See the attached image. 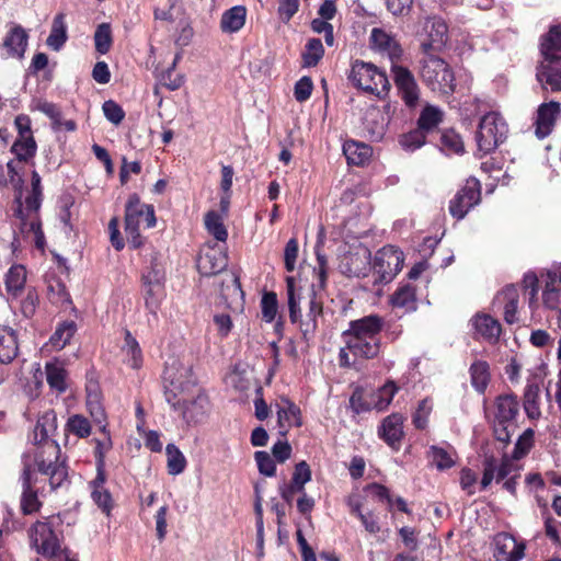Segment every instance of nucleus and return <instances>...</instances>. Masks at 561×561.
I'll use <instances>...</instances> for the list:
<instances>
[{
	"label": "nucleus",
	"mask_w": 561,
	"mask_h": 561,
	"mask_svg": "<svg viewBox=\"0 0 561 561\" xmlns=\"http://www.w3.org/2000/svg\"><path fill=\"white\" fill-rule=\"evenodd\" d=\"M57 430V416L53 410L39 416L34 428L33 439L36 445L30 460L35 462L38 472L49 481L50 490H56L67 482V468L59 461V445L50 438Z\"/></svg>",
	"instance_id": "nucleus-1"
},
{
	"label": "nucleus",
	"mask_w": 561,
	"mask_h": 561,
	"mask_svg": "<svg viewBox=\"0 0 561 561\" xmlns=\"http://www.w3.org/2000/svg\"><path fill=\"white\" fill-rule=\"evenodd\" d=\"M382 325V318L376 314L351 321L342 335L345 346L339 353L340 366L353 367L360 359L376 357L380 351L378 333Z\"/></svg>",
	"instance_id": "nucleus-2"
},
{
	"label": "nucleus",
	"mask_w": 561,
	"mask_h": 561,
	"mask_svg": "<svg viewBox=\"0 0 561 561\" xmlns=\"http://www.w3.org/2000/svg\"><path fill=\"white\" fill-rule=\"evenodd\" d=\"M318 265L313 268L316 282L312 283V297L309 300V310L306 319H302L299 307L300 295L297 291L296 279L293 276L286 278L289 318L293 323H299L304 334L312 333L317 329V319L322 313V301L317 297V290H322L327 283V260L317 252Z\"/></svg>",
	"instance_id": "nucleus-3"
},
{
	"label": "nucleus",
	"mask_w": 561,
	"mask_h": 561,
	"mask_svg": "<svg viewBox=\"0 0 561 561\" xmlns=\"http://www.w3.org/2000/svg\"><path fill=\"white\" fill-rule=\"evenodd\" d=\"M7 168L9 171L10 181L18 191L15 196L16 209L13 229V244L20 247L22 242L34 243L36 248L43 250L45 247V237L42 231V226L37 214L38 209L26 208L25 203L22 202V179L19 176L18 171L15 170L14 162H8Z\"/></svg>",
	"instance_id": "nucleus-4"
},
{
	"label": "nucleus",
	"mask_w": 561,
	"mask_h": 561,
	"mask_svg": "<svg viewBox=\"0 0 561 561\" xmlns=\"http://www.w3.org/2000/svg\"><path fill=\"white\" fill-rule=\"evenodd\" d=\"M163 381L165 399L172 409H178V397L191 393L196 386L192 365L180 359L167 364Z\"/></svg>",
	"instance_id": "nucleus-5"
},
{
	"label": "nucleus",
	"mask_w": 561,
	"mask_h": 561,
	"mask_svg": "<svg viewBox=\"0 0 561 561\" xmlns=\"http://www.w3.org/2000/svg\"><path fill=\"white\" fill-rule=\"evenodd\" d=\"M421 77L432 91L448 94L455 89V76L451 68L444 59L434 54L424 55L421 61Z\"/></svg>",
	"instance_id": "nucleus-6"
},
{
	"label": "nucleus",
	"mask_w": 561,
	"mask_h": 561,
	"mask_svg": "<svg viewBox=\"0 0 561 561\" xmlns=\"http://www.w3.org/2000/svg\"><path fill=\"white\" fill-rule=\"evenodd\" d=\"M145 222L147 228L156 226L153 206L142 204L137 195L129 197L125 210V232L128 242L133 248H139L142 239L139 233L140 224Z\"/></svg>",
	"instance_id": "nucleus-7"
},
{
	"label": "nucleus",
	"mask_w": 561,
	"mask_h": 561,
	"mask_svg": "<svg viewBox=\"0 0 561 561\" xmlns=\"http://www.w3.org/2000/svg\"><path fill=\"white\" fill-rule=\"evenodd\" d=\"M507 133V124L500 113H486L482 116L476 135L478 151L482 156L494 151L506 139Z\"/></svg>",
	"instance_id": "nucleus-8"
},
{
	"label": "nucleus",
	"mask_w": 561,
	"mask_h": 561,
	"mask_svg": "<svg viewBox=\"0 0 561 561\" xmlns=\"http://www.w3.org/2000/svg\"><path fill=\"white\" fill-rule=\"evenodd\" d=\"M348 79L357 89L378 96L387 94L390 90L386 73L369 62L356 60L352 65Z\"/></svg>",
	"instance_id": "nucleus-9"
},
{
	"label": "nucleus",
	"mask_w": 561,
	"mask_h": 561,
	"mask_svg": "<svg viewBox=\"0 0 561 561\" xmlns=\"http://www.w3.org/2000/svg\"><path fill=\"white\" fill-rule=\"evenodd\" d=\"M58 525V518L50 517L36 522L28 530L32 546L44 557L54 558L64 551L55 529Z\"/></svg>",
	"instance_id": "nucleus-10"
},
{
	"label": "nucleus",
	"mask_w": 561,
	"mask_h": 561,
	"mask_svg": "<svg viewBox=\"0 0 561 561\" xmlns=\"http://www.w3.org/2000/svg\"><path fill=\"white\" fill-rule=\"evenodd\" d=\"M421 50L424 55L440 51L448 38V27L445 21L437 16L425 18L421 30L416 32Z\"/></svg>",
	"instance_id": "nucleus-11"
},
{
	"label": "nucleus",
	"mask_w": 561,
	"mask_h": 561,
	"mask_svg": "<svg viewBox=\"0 0 561 561\" xmlns=\"http://www.w3.org/2000/svg\"><path fill=\"white\" fill-rule=\"evenodd\" d=\"M21 480L23 489L21 495V511L25 515L33 514L37 512L42 505L37 497V491L34 490V484L37 482L49 483V481L45 480L38 472L35 462L30 460L28 455L24 457V468Z\"/></svg>",
	"instance_id": "nucleus-12"
},
{
	"label": "nucleus",
	"mask_w": 561,
	"mask_h": 561,
	"mask_svg": "<svg viewBox=\"0 0 561 561\" xmlns=\"http://www.w3.org/2000/svg\"><path fill=\"white\" fill-rule=\"evenodd\" d=\"M403 261V253L388 245L376 252L371 267L380 282H389L401 271Z\"/></svg>",
	"instance_id": "nucleus-13"
},
{
	"label": "nucleus",
	"mask_w": 561,
	"mask_h": 561,
	"mask_svg": "<svg viewBox=\"0 0 561 561\" xmlns=\"http://www.w3.org/2000/svg\"><path fill=\"white\" fill-rule=\"evenodd\" d=\"M481 199V185L476 178H468L465 185L458 191L449 203L453 217L462 219L467 213Z\"/></svg>",
	"instance_id": "nucleus-14"
},
{
	"label": "nucleus",
	"mask_w": 561,
	"mask_h": 561,
	"mask_svg": "<svg viewBox=\"0 0 561 561\" xmlns=\"http://www.w3.org/2000/svg\"><path fill=\"white\" fill-rule=\"evenodd\" d=\"M14 126L18 130V138L12 145L11 151L20 161H27L36 152V142L33 137L31 118L25 114H20L14 119Z\"/></svg>",
	"instance_id": "nucleus-15"
},
{
	"label": "nucleus",
	"mask_w": 561,
	"mask_h": 561,
	"mask_svg": "<svg viewBox=\"0 0 561 561\" xmlns=\"http://www.w3.org/2000/svg\"><path fill=\"white\" fill-rule=\"evenodd\" d=\"M394 84L407 106L414 107L420 99L419 85L411 71L402 66L392 65Z\"/></svg>",
	"instance_id": "nucleus-16"
},
{
	"label": "nucleus",
	"mask_w": 561,
	"mask_h": 561,
	"mask_svg": "<svg viewBox=\"0 0 561 561\" xmlns=\"http://www.w3.org/2000/svg\"><path fill=\"white\" fill-rule=\"evenodd\" d=\"M179 402L178 409L182 419L187 425H196L204 422L209 413V400L203 392H198L192 401L175 399Z\"/></svg>",
	"instance_id": "nucleus-17"
},
{
	"label": "nucleus",
	"mask_w": 561,
	"mask_h": 561,
	"mask_svg": "<svg viewBox=\"0 0 561 561\" xmlns=\"http://www.w3.org/2000/svg\"><path fill=\"white\" fill-rule=\"evenodd\" d=\"M370 44L374 50L389 58L392 65H397L403 53L397 38L383 28L374 27L371 30Z\"/></svg>",
	"instance_id": "nucleus-18"
},
{
	"label": "nucleus",
	"mask_w": 561,
	"mask_h": 561,
	"mask_svg": "<svg viewBox=\"0 0 561 561\" xmlns=\"http://www.w3.org/2000/svg\"><path fill=\"white\" fill-rule=\"evenodd\" d=\"M105 470H96V476L89 482L91 499L94 504L106 515H110L114 507V500L111 492L105 486Z\"/></svg>",
	"instance_id": "nucleus-19"
},
{
	"label": "nucleus",
	"mask_w": 561,
	"mask_h": 561,
	"mask_svg": "<svg viewBox=\"0 0 561 561\" xmlns=\"http://www.w3.org/2000/svg\"><path fill=\"white\" fill-rule=\"evenodd\" d=\"M228 265L227 254L219 248H207L197 260V268L202 275H216Z\"/></svg>",
	"instance_id": "nucleus-20"
},
{
	"label": "nucleus",
	"mask_w": 561,
	"mask_h": 561,
	"mask_svg": "<svg viewBox=\"0 0 561 561\" xmlns=\"http://www.w3.org/2000/svg\"><path fill=\"white\" fill-rule=\"evenodd\" d=\"M496 561H519L524 557L525 546L508 534H499L494 540Z\"/></svg>",
	"instance_id": "nucleus-21"
},
{
	"label": "nucleus",
	"mask_w": 561,
	"mask_h": 561,
	"mask_svg": "<svg viewBox=\"0 0 561 561\" xmlns=\"http://www.w3.org/2000/svg\"><path fill=\"white\" fill-rule=\"evenodd\" d=\"M518 289L514 285L506 286L494 299V306L503 310L504 320L508 324L518 321Z\"/></svg>",
	"instance_id": "nucleus-22"
},
{
	"label": "nucleus",
	"mask_w": 561,
	"mask_h": 561,
	"mask_svg": "<svg viewBox=\"0 0 561 561\" xmlns=\"http://www.w3.org/2000/svg\"><path fill=\"white\" fill-rule=\"evenodd\" d=\"M404 416L400 413H392L383 419L378 434L390 447L398 449L403 438Z\"/></svg>",
	"instance_id": "nucleus-23"
},
{
	"label": "nucleus",
	"mask_w": 561,
	"mask_h": 561,
	"mask_svg": "<svg viewBox=\"0 0 561 561\" xmlns=\"http://www.w3.org/2000/svg\"><path fill=\"white\" fill-rule=\"evenodd\" d=\"M27 33L20 26H13L3 39L2 48L5 50L4 58H18L24 57L27 47Z\"/></svg>",
	"instance_id": "nucleus-24"
},
{
	"label": "nucleus",
	"mask_w": 561,
	"mask_h": 561,
	"mask_svg": "<svg viewBox=\"0 0 561 561\" xmlns=\"http://www.w3.org/2000/svg\"><path fill=\"white\" fill-rule=\"evenodd\" d=\"M560 114V104L558 102L543 103L537 111L536 135L538 138L547 137L554 126Z\"/></svg>",
	"instance_id": "nucleus-25"
},
{
	"label": "nucleus",
	"mask_w": 561,
	"mask_h": 561,
	"mask_svg": "<svg viewBox=\"0 0 561 561\" xmlns=\"http://www.w3.org/2000/svg\"><path fill=\"white\" fill-rule=\"evenodd\" d=\"M277 421L280 433L285 435L288 428L301 425L300 409L286 398L276 403Z\"/></svg>",
	"instance_id": "nucleus-26"
},
{
	"label": "nucleus",
	"mask_w": 561,
	"mask_h": 561,
	"mask_svg": "<svg viewBox=\"0 0 561 561\" xmlns=\"http://www.w3.org/2000/svg\"><path fill=\"white\" fill-rule=\"evenodd\" d=\"M541 62L561 61V27L552 26L540 43Z\"/></svg>",
	"instance_id": "nucleus-27"
},
{
	"label": "nucleus",
	"mask_w": 561,
	"mask_h": 561,
	"mask_svg": "<svg viewBox=\"0 0 561 561\" xmlns=\"http://www.w3.org/2000/svg\"><path fill=\"white\" fill-rule=\"evenodd\" d=\"M536 76L545 89L561 91V61L540 62Z\"/></svg>",
	"instance_id": "nucleus-28"
},
{
	"label": "nucleus",
	"mask_w": 561,
	"mask_h": 561,
	"mask_svg": "<svg viewBox=\"0 0 561 561\" xmlns=\"http://www.w3.org/2000/svg\"><path fill=\"white\" fill-rule=\"evenodd\" d=\"M519 404L516 396L503 394L499 396L494 404V421L497 422H515L518 414Z\"/></svg>",
	"instance_id": "nucleus-29"
},
{
	"label": "nucleus",
	"mask_w": 561,
	"mask_h": 561,
	"mask_svg": "<svg viewBox=\"0 0 561 561\" xmlns=\"http://www.w3.org/2000/svg\"><path fill=\"white\" fill-rule=\"evenodd\" d=\"M476 333L490 342L497 341L501 334V324L489 314H477L471 320Z\"/></svg>",
	"instance_id": "nucleus-30"
},
{
	"label": "nucleus",
	"mask_w": 561,
	"mask_h": 561,
	"mask_svg": "<svg viewBox=\"0 0 561 561\" xmlns=\"http://www.w3.org/2000/svg\"><path fill=\"white\" fill-rule=\"evenodd\" d=\"M343 153L348 163L363 165L369 161L373 150L370 146L364 142L347 140L343 145Z\"/></svg>",
	"instance_id": "nucleus-31"
},
{
	"label": "nucleus",
	"mask_w": 561,
	"mask_h": 561,
	"mask_svg": "<svg viewBox=\"0 0 561 561\" xmlns=\"http://www.w3.org/2000/svg\"><path fill=\"white\" fill-rule=\"evenodd\" d=\"M18 341L11 328H0V363L8 364L18 355Z\"/></svg>",
	"instance_id": "nucleus-32"
},
{
	"label": "nucleus",
	"mask_w": 561,
	"mask_h": 561,
	"mask_svg": "<svg viewBox=\"0 0 561 561\" xmlns=\"http://www.w3.org/2000/svg\"><path fill=\"white\" fill-rule=\"evenodd\" d=\"M124 362L133 369H139L142 366V352L139 343L129 331H125L124 345L122 346Z\"/></svg>",
	"instance_id": "nucleus-33"
},
{
	"label": "nucleus",
	"mask_w": 561,
	"mask_h": 561,
	"mask_svg": "<svg viewBox=\"0 0 561 561\" xmlns=\"http://www.w3.org/2000/svg\"><path fill=\"white\" fill-rule=\"evenodd\" d=\"M539 392L540 388L537 382H527L524 392V410L531 420H538L541 416Z\"/></svg>",
	"instance_id": "nucleus-34"
},
{
	"label": "nucleus",
	"mask_w": 561,
	"mask_h": 561,
	"mask_svg": "<svg viewBox=\"0 0 561 561\" xmlns=\"http://www.w3.org/2000/svg\"><path fill=\"white\" fill-rule=\"evenodd\" d=\"M76 331L77 324L75 321H64L56 328L54 334L49 339L48 345L54 351L62 350L73 337Z\"/></svg>",
	"instance_id": "nucleus-35"
},
{
	"label": "nucleus",
	"mask_w": 561,
	"mask_h": 561,
	"mask_svg": "<svg viewBox=\"0 0 561 561\" xmlns=\"http://www.w3.org/2000/svg\"><path fill=\"white\" fill-rule=\"evenodd\" d=\"M87 408H88V411H89L93 422L96 425H99V426L107 425L106 413L101 403V394L95 387L88 388Z\"/></svg>",
	"instance_id": "nucleus-36"
},
{
	"label": "nucleus",
	"mask_w": 561,
	"mask_h": 561,
	"mask_svg": "<svg viewBox=\"0 0 561 561\" xmlns=\"http://www.w3.org/2000/svg\"><path fill=\"white\" fill-rule=\"evenodd\" d=\"M100 432L102 434V437L94 438L95 468L96 470H105V458L107 453L113 447V442L107 425L100 426Z\"/></svg>",
	"instance_id": "nucleus-37"
},
{
	"label": "nucleus",
	"mask_w": 561,
	"mask_h": 561,
	"mask_svg": "<svg viewBox=\"0 0 561 561\" xmlns=\"http://www.w3.org/2000/svg\"><path fill=\"white\" fill-rule=\"evenodd\" d=\"M245 15V8L241 5L227 10L221 18V30L226 33L238 32L244 25Z\"/></svg>",
	"instance_id": "nucleus-38"
},
{
	"label": "nucleus",
	"mask_w": 561,
	"mask_h": 561,
	"mask_svg": "<svg viewBox=\"0 0 561 561\" xmlns=\"http://www.w3.org/2000/svg\"><path fill=\"white\" fill-rule=\"evenodd\" d=\"M397 391L398 387L393 381L386 382L377 391L371 393L369 407L377 411L386 410L391 403Z\"/></svg>",
	"instance_id": "nucleus-39"
},
{
	"label": "nucleus",
	"mask_w": 561,
	"mask_h": 561,
	"mask_svg": "<svg viewBox=\"0 0 561 561\" xmlns=\"http://www.w3.org/2000/svg\"><path fill=\"white\" fill-rule=\"evenodd\" d=\"M391 304L394 308L404 311H413L416 308L415 289L411 285H404L398 288L391 297Z\"/></svg>",
	"instance_id": "nucleus-40"
},
{
	"label": "nucleus",
	"mask_w": 561,
	"mask_h": 561,
	"mask_svg": "<svg viewBox=\"0 0 561 561\" xmlns=\"http://www.w3.org/2000/svg\"><path fill=\"white\" fill-rule=\"evenodd\" d=\"M67 41V26L65 23V15L57 14L53 21L51 31L47 37V45L54 49L59 50Z\"/></svg>",
	"instance_id": "nucleus-41"
},
{
	"label": "nucleus",
	"mask_w": 561,
	"mask_h": 561,
	"mask_svg": "<svg viewBox=\"0 0 561 561\" xmlns=\"http://www.w3.org/2000/svg\"><path fill=\"white\" fill-rule=\"evenodd\" d=\"M46 378L51 389L57 392L66 390V370L61 363L55 360L46 364Z\"/></svg>",
	"instance_id": "nucleus-42"
},
{
	"label": "nucleus",
	"mask_w": 561,
	"mask_h": 561,
	"mask_svg": "<svg viewBox=\"0 0 561 561\" xmlns=\"http://www.w3.org/2000/svg\"><path fill=\"white\" fill-rule=\"evenodd\" d=\"M25 282H26L25 267L23 265L11 266L5 276L7 290L11 295L18 296L23 290Z\"/></svg>",
	"instance_id": "nucleus-43"
},
{
	"label": "nucleus",
	"mask_w": 561,
	"mask_h": 561,
	"mask_svg": "<svg viewBox=\"0 0 561 561\" xmlns=\"http://www.w3.org/2000/svg\"><path fill=\"white\" fill-rule=\"evenodd\" d=\"M205 227L217 241L225 242L228 238V231L224 225V218L215 210H210L205 215Z\"/></svg>",
	"instance_id": "nucleus-44"
},
{
	"label": "nucleus",
	"mask_w": 561,
	"mask_h": 561,
	"mask_svg": "<svg viewBox=\"0 0 561 561\" xmlns=\"http://www.w3.org/2000/svg\"><path fill=\"white\" fill-rule=\"evenodd\" d=\"M430 457L433 465L439 470L451 468L456 463V453L451 447L443 448L432 446Z\"/></svg>",
	"instance_id": "nucleus-45"
},
{
	"label": "nucleus",
	"mask_w": 561,
	"mask_h": 561,
	"mask_svg": "<svg viewBox=\"0 0 561 561\" xmlns=\"http://www.w3.org/2000/svg\"><path fill=\"white\" fill-rule=\"evenodd\" d=\"M471 383L478 392H484L490 380L489 365L486 362H474L470 367Z\"/></svg>",
	"instance_id": "nucleus-46"
},
{
	"label": "nucleus",
	"mask_w": 561,
	"mask_h": 561,
	"mask_svg": "<svg viewBox=\"0 0 561 561\" xmlns=\"http://www.w3.org/2000/svg\"><path fill=\"white\" fill-rule=\"evenodd\" d=\"M443 121V112L433 105H427L422 111L417 126L425 134L433 130Z\"/></svg>",
	"instance_id": "nucleus-47"
},
{
	"label": "nucleus",
	"mask_w": 561,
	"mask_h": 561,
	"mask_svg": "<svg viewBox=\"0 0 561 561\" xmlns=\"http://www.w3.org/2000/svg\"><path fill=\"white\" fill-rule=\"evenodd\" d=\"M324 48L319 38H311L308 41L302 53V60L305 67H314L322 59Z\"/></svg>",
	"instance_id": "nucleus-48"
},
{
	"label": "nucleus",
	"mask_w": 561,
	"mask_h": 561,
	"mask_svg": "<svg viewBox=\"0 0 561 561\" xmlns=\"http://www.w3.org/2000/svg\"><path fill=\"white\" fill-rule=\"evenodd\" d=\"M168 457V471L170 474L176 476L184 471L186 459L183 453L173 444H169L165 448Z\"/></svg>",
	"instance_id": "nucleus-49"
},
{
	"label": "nucleus",
	"mask_w": 561,
	"mask_h": 561,
	"mask_svg": "<svg viewBox=\"0 0 561 561\" xmlns=\"http://www.w3.org/2000/svg\"><path fill=\"white\" fill-rule=\"evenodd\" d=\"M440 150L446 154H459L465 150L461 137L454 130H445L440 137Z\"/></svg>",
	"instance_id": "nucleus-50"
},
{
	"label": "nucleus",
	"mask_w": 561,
	"mask_h": 561,
	"mask_svg": "<svg viewBox=\"0 0 561 561\" xmlns=\"http://www.w3.org/2000/svg\"><path fill=\"white\" fill-rule=\"evenodd\" d=\"M66 428L79 438H87L92 430L89 420L81 414L71 415L67 421Z\"/></svg>",
	"instance_id": "nucleus-51"
},
{
	"label": "nucleus",
	"mask_w": 561,
	"mask_h": 561,
	"mask_svg": "<svg viewBox=\"0 0 561 561\" xmlns=\"http://www.w3.org/2000/svg\"><path fill=\"white\" fill-rule=\"evenodd\" d=\"M94 44L98 53L104 55L112 46V28L108 23H102L94 33Z\"/></svg>",
	"instance_id": "nucleus-52"
},
{
	"label": "nucleus",
	"mask_w": 561,
	"mask_h": 561,
	"mask_svg": "<svg viewBox=\"0 0 561 561\" xmlns=\"http://www.w3.org/2000/svg\"><path fill=\"white\" fill-rule=\"evenodd\" d=\"M146 307L151 311L156 312L160 300L163 296V285L156 284H142Z\"/></svg>",
	"instance_id": "nucleus-53"
},
{
	"label": "nucleus",
	"mask_w": 561,
	"mask_h": 561,
	"mask_svg": "<svg viewBox=\"0 0 561 561\" xmlns=\"http://www.w3.org/2000/svg\"><path fill=\"white\" fill-rule=\"evenodd\" d=\"M426 134L419 127L400 138V145L407 151H414L425 144Z\"/></svg>",
	"instance_id": "nucleus-54"
},
{
	"label": "nucleus",
	"mask_w": 561,
	"mask_h": 561,
	"mask_svg": "<svg viewBox=\"0 0 561 561\" xmlns=\"http://www.w3.org/2000/svg\"><path fill=\"white\" fill-rule=\"evenodd\" d=\"M32 191L25 197V207L31 209H38L42 202V185L41 176L36 171L32 172Z\"/></svg>",
	"instance_id": "nucleus-55"
},
{
	"label": "nucleus",
	"mask_w": 561,
	"mask_h": 561,
	"mask_svg": "<svg viewBox=\"0 0 561 561\" xmlns=\"http://www.w3.org/2000/svg\"><path fill=\"white\" fill-rule=\"evenodd\" d=\"M311 480V470L306 461H300L296 465L291 484L296 488L297 492L305 490V484Z\"/></svg>",
	"instance_id": "nucleus-56"
},
{
	"label": "nucleus",
	"mask_w": 561,
	"mask_h": 561,
	"mask_svg": "<svg viewBox=\"0 0 561 561\" xmlns=\"http://www.w3.org/2000/svg\"><path fill=\"white\" fill-rule=\"evenodd\" d=\"M433 410V403L428 399L422 400L412 417L413 424L419 430H424L428 423V416Z\"/></svg>",
	"instance_id": "nucleus-57"
},
{
	"label": "nucleus",
	"mask_w": 561,
	"mask_h": 561,
	"mask_svg": "<svg viewBox=\"0 0 561 561\" xmlns=\"http://www.w3.org/2000/svg\"><path fill=\"white\" fill-rule=\"evenodd\" d=\"M181 59V53H178L171 67L161 76V82L170 91L178 90L184 83V77L181 75L173 76L174 68L178 61Z\"/></svg>",
	"instance_id": "nucleus-58"
},
{
	"label": "nucleus",
	"mask_w": 561,
	"mask_h": 561,
	"mask_svg": "<svg viewBox=\"0 0 561 561\" xmlns=\"http://www.w3.org/2000/svg\"><path fill=\"white\" fill-rule=\"evenodd\" d=\"M538 282V276L533 272L526 273L523 279V287L525 293L529 296L528 304L531 310L537 308Z\"/></svg>",
	"instance_id": "nucleus-59"
},
{
	"label": "nucleus",
	"mask_w": 561,
	"mask_h": 561,
	"mask_svg": "<svg viewBox=\"0 0 561 561\" xmlns=\"http://www.w3.org/2000/svg\"><path fill=\"white\" fill-rule=\"evenodd\" d=\"M31 110L42 112L53 121V124L60 123V111L51 102L45 100H35L31 104Z\"/></svg>",
	"instance_id": "nucleus-60"
},
{
	"label": "nucleus",
	"mask_w": 561,
	"mask_h": 561,
	"mask_svg": "<svg viewBox=\"0 0 561 561\" xmlns=\"http://www.w3.org/2000/svg\"><path fill=\"white\" fill-rule=\"evenodd\" d=\"M519 467L515 458L503 457L500 462L496 461V481L517 474Z\"/></svg>",
	"instance_id": "nucleus-61"
},
{
	"label": "nucleus",
	"mask_w": 561,
	"mask_h": 561,
	"mask_svg": "<svg viewBox=\"0 0 561 561\" xmlns=\"http://www.w3.org/2000/svg\"><path fill=\"white\" fill-rule=\"evenodd\" d=\"M262 317L266 322H272L277 314V298L274 293H266L261 300Z\"/></svg>",
	"instance_id": "nucleus-62"
},
{
	"label": "nucleus",
	"mask_w": 561,
	"mask_h": 561,
	"mask_svg": "<svg viewBox=\"0 0 561 561\" xmlns=\"http://www.w3.org/2000/svg\"><path fill=\"white\" fill-rule=\"evenodd\" d=\"M254 458L259 468L260 473L266 477H273L276 472V467L273 458L266 451H256Z\"/></svg>",
	"instance_id": "nucleus-63"
},
{
	"label": "nucleus",
	"mask_w": 561,
	"mask_h": 561,
	"mask_svg": "<svg viewBox=\"0 0 561 561\" xmlns=\"http://www.w3.org/2000/svg\"><path fill=\"white\" fill-rule=\"evenodd\" d=\"M313 90V83L310 77H302L299 79L294 88V96L297 102H306L312 93Z\"/></svg>",
	"instance_id": "nucleus-64"
}]
</instances>
